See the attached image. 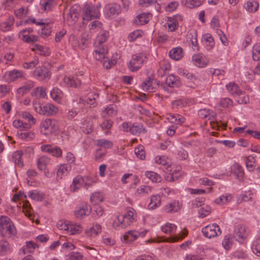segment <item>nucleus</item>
<instances>
[{
    "label": "nucleus",
    "instance_id": "1",
    "mask_svg": "<svg viewBox=\"0 0 260 260\" xmlns=\"http://www.w3.org/2000/svg\"><path fill=\"white\" fill-rule=\"evenodd\" d=\"M126 210V214L119 215L114 220L112 223L114 228H121L124 229L136 221L135 210L131 207L127 208Z\"/></svg>",
    "mask_w": 260,
    "mask_h": 260
},
{
    "label": "nucleus",
    "instance_id": "2",
    "mask_svg": "<svg viewBox=\"0 0 260 260\" xmlns=\"http://www.w3.org/2000/svg\"><path fill=\"white\" fill-rule=\"evenodd\" d=\"M16 234L14 224L11 219L5 216H0V235L5 238H10Z\"/></svg>",
    "mask_w": 260,
    "mask_h": 260
},
{
    "label": "nucleus",
    "instance_id": "3",
    "mask_svg": "<svg viewBox=\"0 0 260 260\" xmlns=\"http://www.w3.org/2000/svg\"><path fill=\"white\" fill-rule=\"evenodd\" d=\"M33 107L36 112L40 114L47 116H51L56 114L58 108L51 104H47L42 106L38 99H36L32 102Z\"/></svg>",
    "mask_w": 260,
    "mask_h": 260
},
{
    "label": "nucleus",
    "instance_id": "4",
    "mask_svg": "<svg viewBox=\"0 0 260 260\" xmlns=\"http://www.w3.org/2000/svg\"><path fill=\"white\" fill-rule=\"evenodd\" d=\"M147 61V57L142 53H138L132 55L128 64V68L132 72L138 71L143 64Z\"/></svg>",
    "mask_w": 260,
    "mask_h": 260
},
{
    "label": "nucleus",
    "instance_id": "5",
    "mask_svg": "<svg viewBox=\"0 0 260 260\" xmlns=\"http://www.w3.org/2000/svg\"><path fill=\"white\" fill-rule=\"evenodd\" d=\"M100 13L98 6L92 4H86L83 9L82 18L84 20L89 21L93 19L98 18Z\"/></svg>",
    "mask_w": 260,
    "mask_h": 260
},
{
    "label": "nucleus",
    "instance_id": "6",
    "mask_svg": "<svg viewBox=\"0 0 260 260\" xmlns=\"http://www.w3.org/2000/svg\"><path fill=\"white\" fill-rule=\"evenodd\" d=\"M25 75V74L22 71L13 69L6 72L3 74L2 78L5 82L10 83L24 79Z\"/></svg>",
    "mask_w": 260,
    "mask_h": 260
},
{
    "label": "nucleus",
    "instance_id": "7",
    "mask_svg": "<svg viewBox=\"0 0 260 260\" xmlns=\"http://www.w3.org/2000/svg\"><path fill=\"white\" fill-rule=\"evenodd\" d=\"M203 235L208 238H211L221 234V231L216 224L208 225L202 229Z\"/></svg>",
    "mask_w": 260,
    "mask_h": 260
},
{
    "label": "nucleus",
    "instance_id": "8",
    "mask_svg": "<svg viewBox=\"0 0 260 260\" xmlns=\"http://www.w3.org/2000/svg\"><path fill=\"white\" fill-rule=\"evenodd\" d=\"M33 76L40 81L50 78V74L48 69L44 66H39L36 68L33 72Z\"/></svg>",
    "mask_w": 260,
    "mask_h": 260
},
{
    "label": "nucleus",
    "instance_id": "9",
    "mask_svg": "<svg viewBox=\"0 0 260 260\" xmlns=\"http://www.w3.org/2000/svg\"><path fill=\"white\" fill-rule=\"evenodd\" d=\"M63 81L68 86L73 88H77L81 84V80L77 76H65Z\"/></svg>",
    "mask_w": 260,
    "mask_h": 260
},
{
    "label": "nucleus",
    "instance_id": "10",
    "mask_svg": "<svg viewBox=\"0 0 260 260\" xmlns=\"http://www.w3.org/2000/svg\"><path fill=\"white\" fill-rule=\"evenodd\" d=\"M83 185H87L85 183L83 178L81 176H77L74 178L70 189L72 192H76Z\"/></svg>",
    "mask_w": 260,
    "mask_h": 260
},
{
    "label": "nucleus",
    "instance_id": "11",
    "mask_svg": "<svg viewBox=\"0 0 260 260\" xmlns=\"http://www.w3.org/2000/svg\"><path fill=\"white\" fill-rule=\"evenodd\" d=\"M79 8L77 5H74L70 8L69 13L67 15V21L71 24H73L77 21L79 16Z\"/></svg>",
    "mask_w": 260,
    "mask_h": 260
},
{
    "label": "nucleus",
    "instance_id": "12",
    "mask_svg": "<svg viewBox=\"0 0 260 260\" xmlns=\"http://www.w3.org/2000/svg\"><path fill=\"white\" fill-rule=\"evenodd\" d=\"M41 150L44 152H48L56 157H60L62 155V151L59 147H56L52 148L50 145H44L41 146Z\"/></svg>",
    "mask_w": 260,
    "mask_h": 260
},
{
    "label": "nucleus",
    "instance_id": "13",
    "mask_svg": "<svg viewBox=\"0 0 260 260\" xmlns=\"http://www.w3.org/2000/svg\"><path fill=\"white\" fill-rule=\"evenodd\" d=\"M234 235L239 242L245 239L247 237L245 226L242 225H237L234 230Z\"/></svg>",
    "mask_w": 260,
    "mask_h": 260
},
{
    "label": "nucleus",
    "instance_id": "14",
    "mask_svg": "<svg viewBox=\"0 0 260 260\" xmlns=\"http://www.w3.org/2000/svg\"><path fill=\"white\" fill-rule=\"evenodd\" d=\"M107 15L109 17L118 15L121 11L120 5L113 4L107 5L105 8Z\"/></svg>",
    "mask_w": 260,
    "mask_h": 260
},
{
    "label": "nucleus",
    "instance_id": "15",
    "mask_svg": "<svg viewBox=\"0 0 260 260\" xmlns=\"http://www.w3.org/2000/svg\"><path fill=\"white\" fill-rule=\"evenodd\" d=\"M57 121L54 119H46L42 122L41 128L51 132L57 128Z\"/></svg>",
    "mask_w": 260,
    "mask_h": 260
},
{
    "label": "nucleus",
    "instance_id": "16",
    "mask_svg": "<svg viewBox=\"0 0 260 260\" xmlns=\"http://www.w3.org/2000/svg\"><path fill=\"white\" fill-rule=\"evenodd\" d=\"M181 204L179 201H174L171 203L167 204L164 207V210L167 213H173L178 212L181 209Z\"/></svg>",
    "mask_w": 260,
    "mask_h": 260
},
{
    "label": "nucleus",
    "instance_id": "17",
    "mask_svg": "<svg viewBox=\"0 0 260 260\" xmlns=\"http://www.w3.org/2000/svg\"><path fill=\"white\" fill-rule=\"evenodd\" d=\"M226 88L229 92L233 95L241 96L243 94V91L239 89V86L234 82L230 83L226 85Z\"/></svg>",
    "mask_w": 260,
    "mask_h": 260
},
{
    "label": "nucleus",
    "instance_id": "18",
    "mask_svg": "<svg viewBox=\"0 0 260 260\" xmlns=\"http://www.w3.org/2000/svg\"><path fill=\"white\" fill-rule=\"evenodd\" d=\"M166 83L170 87H178L181 85V82L178 77L174 75H170L167 77Z\"/></svg>",
    "mask_w": 260,
    "mask_h": 260
},
{
    "label": "nucleus",
    "instance_id": "19",
    "mask_svg": "<svg viewBox=\"0 0 260 260\" xmlns=\"http://www.w3.org/2000/svg\"><path fill=\"white\" fill-rule=\"evenodd\" d=\"M129 132L133 135H138L142 133H146V130L142 123H134L129 129Z\"/></svg>",
    "mask_w": 260,
    "mask_h": 260
},
{
    "label": "nucleus",
    "instance_id": "20",
    "mask_svg": "<svg viewBox=\"0 0 260 260\" xmlns=\"http://www.w3.org/2000/svg\"><path fill=\"white\" fill-rule=\"evenodd\" d=\"M140 234V233L137 231H129L127 232L123 236L124 242L127 243L134 241L137 239Z\"/></svg>",
    "mask_w": 260,
    "mask_h": 260
},
{
    "label": "nucleus",
    "instance_id": "21",
    "mask_svg": "<svg viewBox=\"0 0 260 260\" xmlns=\"http://www.w3.org/2000/svg\"><path fill=\"white\" fill-rule=\"evenodd\" d=\"M90 206L85 204L79 207V209L75 211V215L77 217H82L84 216L88 215L91 212Z\"/></svg>",
    "mask_w": 260,
    "mask_h": 260
},
{
    "label": "nucleus",
    "instance_id": "22",
    "mask_svg": "<svg viewBox=\"0 0 260 260\" xmlns=\"http://www.w3.org/2000/svg\"><path fill=\"white\" fill-rule=\"evenodd\" d=\"M14 23V17H9L7 21L0 23V29L4 32L8 31L11 29Z\"/></svg>",
    "mask_w": 260,
    "mask_h": 260
},
{
    "label": "nucleus",
    "instance_id": "23",
    "mask_svg": "<svg viewBox=\"0 0 260 260\" xmlns=\"http://www.w3.org/2000/svg\"><path fill=\"white\" fill-rule=\"evenodd\" d=\"M102 231L101 225L96 224L91 227L89 230H86L85 234L87 236L95 237L98 235Z\"/></svg>",
    "mask_w": 260,
    "mask_h": 260
},
{
    "label": "nucleus",
    "instance_id": "24",
    "mask_svg": "<svg viewBox=\"0 0 260 260\" xmlns=\"http://www.w3.org/2000/svg\"><path fill=\"white\" fill-rule=\"evenodd\" d=\"M169 56L174 60H179L183 56V50L180 47L173 48L169 52Z\"/></svg>",
    "mask_w": 260,
    "mask_h": 260
},
{
    "label": "nucleus",
    "instance_id": "25",
    "mask_svg": "<svg viewBox=\"0 0 260 260\" xmlns=\"http://www.w3.org/2000/svg\"><path fill=\"white\" fill-rule=\"evenodd\" d=\"M108 53V49L106 46H103L95 50L93 52L94 58L98 60H102L104 59L106 54Z\"/></svg>",
    "mask_w": 260,
    "mask_h": 260
},
{
    "label": "nucleus",
    "instance_id": "26",
    "mask_svg": "<svg viewBox=\"0 0 260 260\" xmlns=\"http://www.w3.org/2000/svg\"><path fill=\"white\" fill-rule=\"evenodd\" d=\"M204 1V0H185V2L182 1V3L187 8L193 9L201 6Z\"/></svg>",
    "mask_w": 260,
    "mask_h": 260
},
{
    "label": "nucleus",
    "instance_id": "27",
    "mask_svg": "<svg viewBox=\"0 0 260 260\" xmlns=\"http://www.w3.org/2000/svg\"><path fill=\"white\" fill-rule=\"evenodd\" d=\"M40 4L42 10L48 11L55 6L56 3L54 0H41Z\"/></svg>",
    "mask_w": 260,
    "mask_h": 260
},
{
    "label": "nucleus",
    "instance_id": "28",
    "mask_svg": "<svg viewBox=\"0 0 260 260\" xmlns=\"http://www.w3.org/2000/svg\"><path fill=\"white\" fill-rule=\"evenodd\" d=\"M23 155L22 150H18L13 153L12 155V159L15 164L19 167L21 168L23 166V162L21 161V157Z\"/></svg>",
    "mask_w": 260,
    "mask_h": 260
},
{
    "label": "nucleus",
    "instance_id": "29",
    "mask_svg": "<svg viewBox=\"0 0 260 260\" xmlns=\"http://www.w3.org/2000/svg\"><path fill=\"white\" fill-rule=\"evenodd\" d=\"M109 37V33L106 31H103L96 37L94 44L96 47H99L102 43L106 42Z\"/></svg>",
    "mask_w": 260,
    "mask_h": 260
},
{
    "label": "nucleus",
    "instance_id": "30",
    "mask_svg": "<svg viewBox=\"0 0 260 260\" xmlns=\"http://www.w3.org/2000/svg\"><path fill=\"white\" fill-rule=\"evenodd\" d=\"M50 159L46 156H43L39 158L37 161V166L39 169L45 170L46 166L50 163Z\"/></svg>",
    "mask_w": 260,
    "mask_h": 260
},
{
    "label": "nucleus",
    "instance_id": "31",
    "mask_svg": "<svg viewBox=\"0 0 260 260\" xmlns=\"http://www.w3.org/2000/svg\"><path fill=\"white\" fill-rule=\"evenodd\" d=\"M160 204V197L157 195H153L150 198V202L149 204V207L150 209H154L159 206Z\"/></svg>",
    "mask_w": 260,
    "mask_h": 260
},
{
    "label": "nucleus",
    "instance_id": "32",
    "mask_svg": "<svg viewBox=\"0 0 260 260\" xmlns=\"http://www.w3.org/2000/svg\"><path fill=\"white\" fill-rule=\"evenodd\" d=\"M245 9L249 12H254L258 8V3L256 1H248L245 4Z\"/></svg>",
    "mask_w": 260,
    "mask_h": 260
},
{
    "label": "nucleus",
    "instance_id": "33",
    "mask_svg": "<svg viewBox=\"0 0 260 260\" xmlns=\"http://www.w3.org/2000/svg\"><path fill=\"white\" fill-rule=\"evenodd\" d=\"M188 232L185 230L184 231H181V233L178 235L174 236H172L169 238H168L166 239V242H175L179 240H182L187 235Z\"/></svg>",
    "mask_w": 260,
    "mask_h": 260
},
{
    "label": "nucleus",
    "instance_id": "34",
    "mask_svg": "<svg viewBox=\"0 0 260 260\" xmlns=\"http://www.w3.org/2000/svg\"><path fill=\"white\" fill-rule=\"evenodd\" d=\"M149 14L142 13L139 15L135 20V23L138 25H144L147 24L148 21V15Z\"/></svg>",
    "mask_w": 260,
    "mask_h": 260
},
{
    "label": "nucleus",
    "instance_id": "35",
    "mask_svg": "<svg viewBox=\"0 0 260 260\" xmlns=\"http://www.w3.org/2000/svg\"><path fill=\"white\" fill-rule=\"evenodd\" d=\"M145 176L153 182H160L161 180L160 176L152 171L146 172Z\"/></svg>",
    "mask_w": 260,
    "mask_h": 260
},
{
    "label": "nucleus",
    "instance_id": "36",
    "mask_svg": "<svg viewBox=\"0 0 260 260\" xmlns=\"http://www.w3.org/2000/svg\"><path fill=\"white\" fill-rule=\"evenodd\" d=\"M18 137L23 140H31L35 138V134L32 132H23V130L18 132Z\"/></svg>",
    "mask_w": 260,
    "mask_h": 260
},
{
    "label": "nucleus",
    "instance_id": "37",
    "mask_svg": "<svg viewBox=\"0 0 260 260\" xmlns=\"http://www.w3.org/2000/svg\"><path fill=\"white\" fill-rule=\"evenodd\" d=\"M104 197L100 192H95L90 197V202L93 205H96L103 201Z\"/></svg>",
    "mask_w": 260,
    "mask_h": 260
},
{
    "label": "nucleus",
    "instance_id": "38",
    "mask_svg": "<svg viewBox=\"0 0 260 260\" xmlns=\"http://www.w3.org/2000/svg\"><path fill=\"white\" fill-rule=\"evenodd\" d=\"M13 124L15 127L20 128V131L28 129L30 127V123H24L22 120L19 119L15 120L13 121Z\"/></svg>",
    "mask_w": 260,
    "mask_h": 260
},
{
    "label": "nucleus",
    "instance_id": "39",
    "mask_svg": "<svg viewBox=\"0 0 260 260\" xmlns=\"http://www.w3.org/2000/svg\"><path fill=\"white\" fill-rule=\"evenodd\" d=\"M23 208L25 215L27 216L32 222H34V216L30 214L32 208L28 202H26L23 204Z\"/></svg>",
    "mask_w": 260,
    "mask_h": 260
},
{
    "label": "nucleus",
    "instance_id": "40",
    "mask_svg": "<svg viewBox=\"0 0 260 260\" xmlns=\"http://www.w3.org/2000/svg\"><path fill=\"white\" fill-rule=\"evenodd\" d=\"M32 50H37L39 52V53L43 56L48 55L50 52L49 51V49L47 47H45L42 45H40L39 44H36L35 45L33 48H32Z\"/></svg>",
    "mask_w": 260,
    "mask_h": 260
},
{
    "label": "nucleus",
    "instance_id": "41",
    "mask_svg": "<svg viewBox=\"0 0 260 260\" xmlns=\"http://www.w3.org/2000/svg\"><path fill=\"white\" fill-rule=\"evenodd\" d=\"M45 22L48 23L43 25L44 26L42 27L41 31L40 32V36L43 38H45L50 36L52 32L51 28L48 26L49 22H48L47 20L46 21H45Z\"/></svg>",
    "mask_w": 260,
    "mask_h": 260
},
{
    "label": "nucleus",
    "instance_id": "42",
    "mask_svg": "<svg viewBox=\"0 0 260 260\" xmlns=\"http://www.w3.org/2000/svg\"><path fill=\"white\" fill-rule=\"evenodd\" d=\"M96 145L98 146L103 147L105 149L111 148L113 143L110 141L106 139H100L96 141Z\"/></svg>",
    "mask_w": 260,
    "mask_h": 260
},
{
    "label": "nucleus",
    "instance_id": "43",
    "mask_svg": "<svg viewBox=\"0 0 260 260\" xmlns=\"http://www.w3.org/2000/svg\"><path fill=\"white\" fill-rule=\"evenodd\" d=\"M192 59L194 62L195 64L200 68L204 67L207 64V63L205 62V61L202 60V57L200 54L193 55Z\"/></svg>",
    "mask_w": 260,
    "mask_h": 260
},
{
    "label": "nucleus",
    "instance_id": "44",
    "mask_svg": "<svg viewBox=\"0 0 260 260\" xmlns=\"http://www.w3.org/2000/svg\"><path fill=\"white\" fill-rule=\"evenodd\" d=\"M252 58L255 61L260 60V44H255L252 48Z\"/></svg>",
    "mask_w": 260,
    "mask_h": 260
},
{
    "label": "nucleus",
    "instance_id": "45",
    "mask_svg": "<svg viewBox=\"0 0 260 260\" xmlns=\"http://www.w3.org/2000/svg\"><path fill=\"white\" fill-rule=\"evenodd\" d=\"M176 228L174 224L167 223L162 226L161 230L166 234H171L175 232Z\"/></svg>",
    "mask_w": 260,
    "mask_h": 260
},
{
    "label": "nucleus",
    "instance_id": "46",
    "mask_svg": "<svg viewBox=\"0 0 260 260\" xmlns=\"http://www.w3.org/2000/svg\"><path fill=\"white\" fill-rule=\"evenodd\" d=\"M28 197L35 201H42L43 200V195L37 190L30 191L28 193Z\"/></svg>",
    "mask_w": 260,
    "mask_h": 260
},
{
    "label": "nucleus",
    "instance_id": "47",
    "mask_svg": "<svg viewBox=\"0 0 260 260\" xmlns=\"http://www.w3.org/2000/svg\"><path fill=\"white\" fill-rule=\"evenodd\" d=\"M232 199V196L230 194L223 195L220 196V198L216 199L215 202L217 204H224L230 202Z\"/></svg>",
    "mask_w": 260,
    "mask_h": 260
},
{
    "label": "nucleus",
    "instance_id": "48",
    "mask_svg": "<svg viewBox=\"0 0 260 260\" xmlns=\"http://www.w3.org/2000/svg\"><path fill=\"white\" fill-rule=\"evenodd\" d=\"M251 248L254 253L260 256V237L254 241Z\"/></svg>",
    "mask_w": 260,
    "mask_h": 260
},
{
    "label": "nucleus",
    "instance_id": "49",
    "mask_svg": "<svg viewBox=\"0 0 260 260\" xmlns=\"http://www.w3.org/2000/svg\"><path fill=\"white\" fill-rule=\"evenodd\" d=\"M82 228L78 224L69 225L68 232L70 233V235H74L80 233L82 231Z\"/></svg>",
    "mask_w": 260,
    "mask_h": 260
},
{
    "label": "nucleus",
    "instance_id": "50",
    "mask_svg": "<svg viewBox=\"0 0 260 260\" xmlns=\"http://www.w3.org/2000/svg\"><path fill=\"white\" fill-rule=\"evenodd\" d=\"M10 249L9 243L5 240L0 241V255L7 252Z\"/></svg>",
    "mask_w": 260,
    "mask_h": 260
},
{
    "label": "nucleus",
    "instance_id": "51",
    "mask_svg": "<svg viewBox=\"0 0 260 260\" xmlns=\"http://www.w3.org/2000/svg\"><path fill=\"white\" fill-rule=\"evenodd\" d=\"M255 159L253 156L249 155L246 159V167L250 171H252L254 168L253 164L255 163Z\"/></svg>",
    "mask_w": 260,
    "mask_h": 260
},
{
    "label": "nucleus",
    "instance_id": "52",
    "mask_svg": "<svg viewBox=\"0 0 260 260\" xmlns=\"http://www.w3.org/2000/svg\"><path fill=\"white\" fill-rule=\"evenodd\" d=\"M61 94V90L57 88H53L50 92L51 98L56 101L60 100Z\"/></svg>",
    "mask_w": 260,
    "mask_h": 260
},
{
    "label": "nucleus",
    "instance_id": "53",
    "mask_svg": "<svg viewBox=\"0 0 260 260\" xmlns=\"http://www.w3.org/2000/svg\"><path fill=\"white\" fill-rule=\"evenodd\" d=\"M152 83V79L148 77L147 78L142 82V87L143 90H152L153 87H151Z\"/></svg>",
    "mask_w": 260,
    "mask_h": 260
},
{
    "label": "nucleus",
    "instance_id": "54",
    "mask_svg": "<svg viewBox=\"0 0 260 260\" xmlns=\"http://www.w3.org/2000/svg\"><path fill=\"white\" fill-rule=\"evenodd\" d=\"M135 153L137 156L140 159H144L145 158V152L144 147L142 146H140L135 149Z\"/></svg>",
    "mask_w": 260,
    "mask_h": 260
},
{
    "label": "nucleus",
    "instance_id": "55",
    "mask_svg": "<svg viewBox=\"0 0 260 260\" xmlns=\"http://www.w3.org/2000/svg\"><path fill=\"white\" fill-rule=\"evenodd\" d=\"M22 39L26 43H31L38 41L39 38L37 36L23 35Z\"/></svg>",
    "mask_w": 260,
    "mask_h": 260
},
{
    "label": "nucleus",
    "instance_id": "56",
    "mask_svg": "<svg viewBox=\"0 0 260 260\" xmlns=\"http://www.w3.org/2000/svg\"><path fill=\"white\" fill-rule=\"evenodd\" d=\"M32 85L31 84H28L23 86L17 89V92L18 94L23 95L26 93L28 92L32 88Z\"/></svg>",
    "mask_w": 260,
    "mask_h": 260
},
{
    "label": "nucleus",
    "instance_id": "57",
    "mask_svg": "<svg viewBox=\"0 0 260 260\" xmlns=\"http://www.w3.org/2000/svg\"><path fill=\"white\" fill-rule=\"evenodd\" d=\"M45 21H46V19H41L39 20V21H37L36 19H35L33 17H28L26 20H25V23H35L36 24L38 25H42L44 24H47L48 23L45 22Z\"/></svg>",
    "mask_w": 260,
    "mask_h": 260
},
{
    "label": "nucleus",
    "instance_id": "58",
    "mask_svg": "<svg viewBox=\"0 0 260 260\" xmlns=\"http://www.w3.org/2000/svg\"><path fill=\"white\" fill-rule=\"evenodd\" d=\"M231 240L232 238H231L230 235H226L225 236L224 239L222 241V244L226 250H228L230 248L232 244Z\"/></svg>",
    "mask_w": 260,
    "mask_h": 260
},
{
    "label": "nucleus",
    "instance_id": "59",
    "mask_svg": "<svg viewBox=\"0 0 260 260\" xmlns=\"http://www.w3.org/2000/svg\"><path fill=\"white\" fill-rule=\"evenodd\" d=\"M157 0H139V4L142 7H148L156 3Z\"/></svg>",
    "mask_w": 260,
    "mask_h": 260
},
{
    "label": "nucleus",
    "instance_id": "60",
    "mask_svg": "<svg viewBox=\"0 0 260 260\" xmlns=\"http://www.w3.org/2000/svg\"><path fill=\"white\" fill-rule=\"evenodd\" d=\"M67 173L68 167L66 165H62L59 167L57 171V177L61 178L62 176L64 174L67 175Z\"/></svg>",
    "mask_w": 260,
    "mask_h": 260
},
{
    "label": "nucleus",
    "instance_id": "61",
    "mask_svg": "<svg viewBox=\"0 0 260 260\" xmlns=\"http://www.w3.org/2000/svg\"><path fill=\"white\" fill-rule=\"evenodd\" d=\"M234 173L238 177H242L244 175V171L242 167L239 164H236L234 165Z\"/></svg>",
    "mask_w": 260,
    "mask_h": 260
},
{
    "label": "nucleus",
    "instance_id": "62",
    "mask_svg": "<svg viewBox=\"0 0 260 260\" xmlns=\"http://www.w3.org/2000/svg\"><path fill=\"white\" fill-rule=\"evenodd\" d=\"M155 162L159 165L167 166L168 167H170L171 166V165L168 164L165 156L156 157L155 158Z\"/></svg>",
    "mask_w": 260,
    "mask_h": 260
},
{
    "label": "nucleus",
    "instance_id": "63",
    "mask_svg": "<svg viewBox=\"0 0 260 260\" xmlns=\"http://www.w3.org/2000/svg\"><path fill=\"white\" fill-rule=\"evenodd\" d=\"M151 189L148 186H141L137 190L139 194H148L151 192Z\"/></svg>",
    "mask_w": 260,
    "mask_h": 260
},
{
    "label": "nucleus",
    "instance_id": "64",
    "mask_svg": "<svg viewBox=\"0 0 260 260\" xmlns=\"http://www.w3.org/2000/svg\"><path fill=\"white\" fill-rule=\"evenodd\" d=\"M82 258L83 255L79 252H72L69 254V260H82Z\"/></svg>",
    "mask_w": 260,
    "mask_h": 260
}]
</instances>
